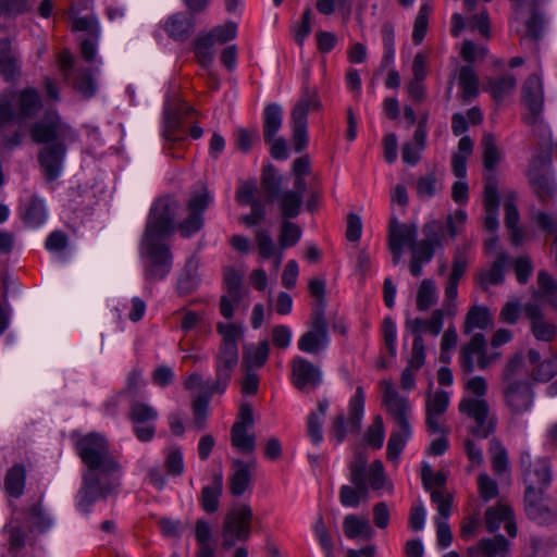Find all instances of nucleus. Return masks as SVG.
Returning <instances> with one entry per match:
<instances>
[{
	"label": "nucleus",
	"mask_w": 557,
	"mask_h": 557,
	"mask_svg": "<svg viewBox=\"0 0 557 557\" xmlns=\"http://www.w3.org/2000/svg\"><path fill=\"white\" fill-rule=\"evenodd\" d=\"M76 449L88 468L78 493V507L87 513L98 498H106L120 486V475L113 474L121 471V465L110 453L107 438L100 434H87L76 443Z\"/></svg>",
	"instance_id": "1"
},
{
	"label": "nucleus",
	"mask_w": 557,
	"mask_h": 557,
	"mask_svg": "<svg viewBox=\"0 0 557 557\" xmlns=\"http://www.w3.org/2000/svg\"><path fill=\"white\" fill-rule=\"evenodd\" d=\"M423 238L417 240L418 228L416 224L399 223L392 219L388 226V249L393 256V263L396 265L403 255V247L408 245L411 252L409 271L412 276L422 275L423 265L431 262L436 249H443L450 237L444 222L432 220L422 227Z\"/></svg>",
	"instance_id": "2"
},
{
	"label": "nucleus",
	"mask_w": 557,
	"mask_h": 557,
	"mask_svg": "<svg viewBox=\"0 0 557 557\" xmlns=\"http://www.w3.org/2000/svg\"><path fill=\"white\" fill-rule=\"evenodd\" d=\"M368 457L363 451H357L349 463V480L352 485H343L339 491L341 504L345 507H358L366 502L369 490L380 491L386 487L392 492L381 460H374L367 472Z\"/></svg>",
	"instance_id": "3"
},
{
	"label": "nucleus",
	"mask_w": 557,
	"mask_h": 557,
	"mask_svg": "<svg viewBox=\"0 0 557 557\" xmlns=\"http://www.w3.org/2000/svg\"><path fill=\"white\" fill-rule=\"evenodd\" d=\"M500 385L503 401L512 414L518 416L530 410L534 391L522 354H515L508 359L502 372Z\"/></svg>",
	"instance_id": "4"
},
{
	"label": "nucleus",
	"mask_w": 557,
	"mask_h": 557,
	"mask_svg": "<svg viewBox=\"0 0 557 557\" xmlns=\"http://www.w3.org/2000/svg\"><path fill=\"white\" fill-rule=\"evenodd\" d=\"M218 331L222 335V342L215 355V379L209 386L211 391L223 394L238 364V341L243 337V331L233 323H219Z\"/></svg>",
	"instance_id": "5"
},
{
	"label": "nucleus",
	"mask_w": 557,
	"mask_h": 557,
	"mask_svg": "<svg viewBox=\"0 0 557 557\" xmlns=\"http://www.w3.org/2000/svg\"><path fill=\"white\" fill-rule=\"evenodd\" d=\"M42 109L39 91L33 87L8 90L0 95V127L13 121L30 120Z\"/></svg>",
	"instance_id": "6"
},
{
	"label": "nucleus",
	"mask_w": 557,
	"mask_h": 557,
	"mask_svg": "<svg viewBox=\"0 0 557 557\" xmlns=\"http://www.w3.org/2000/svg\"><path fill=\"white\" fill-rule=\"evenodd\" d=\"M164 238L143 235L140 256L145 261L144 276L147 282L163 280L172 270L173 255Z\"/></svg>",
	"instance_id": "7"
},
{
	"label": "nucleus",
	"mask_w": 557,
	"mask_h": 557,
	"mask_svg": "<svg viewBox=\"0 0 557 557\" xmlns=\"http://www.w3.org/2000/svg\"><path fill=\"white\" fill-rule=\"evenodd\" d=\"M180 209L178 201L164 196L157 199L150 209L143 235L165 238L175 230V218Z\"/></svg>",
	"instance_id": "8"
},
{
	"label": "nucleus",
	"mask_w": 557,
	"mask_h": 557,
	"mask_svg": "<svg viewBox=\"0 0 557 557\" xmlns=\"http://www.w3.org/2000/svg\"><path fill=\"white\" fill-rule=\"evenodd\" d=\"M458 410L461 414L473 420L474 424L469 428L473 437L486 438L496 429V417L491 413L487 401L483 398L465 397L459 401Z\"/></svg>",
	"instance_id": "9"
},
{
	"label": "nucleus",
	"mask_w": 557,
	"mask_h": 557,
	"mask_svg": "<svg viewBox=\"0 0 557 557\" xmlns=\"http://www.w3.org/2000/svg\"><path fill=\"white\" fill-rule=\"evenodd\" d=\"M252 510L248 505L232 508L224 517L222 525V546L231 549L236 542H245L251 533Z\"/></svg>",
	"instance_id": "10"
},
{
	"label": "nucleus",
	"mask_w": 557,
	"mask_h": 557,
	"mask_svg": "<svg viewBox=\"0 0 557 557\" xmlns=\"http://www.w3.org/2000/svg\"><path fill=\"white\" fill-rule=\"evenodd\" d=\"M29 134L36 144H54L69 141L74 143L77 139L76 132L67 124L62 123L54 113H49L45 120L35 122Z\"/></svg>",
	"instance_id": "11"
},
{
	"label": "nucleus",
	"mask_w": 557,
	"mask_h": 557,
	"mask_svg": "<svg viewBox=\"0 0 557 557\" xmlns=\"http://www.w3.org/2000/svg\"><path fill=\"white\" fill-rule=\"evenodd\" d=\"M364 408V393L362 386H357L355 395L348 405V419L344 413H338L332 423L331 435L337 443H342L347 433H359Z\"/></svg>",
	"instance_id": "12"
},
{
	"label": "nucleus",
	"mask_w": 557,
	"mask_h": 557,
	"mask_svg": "<svg viewBox=\"0 0 557 557\" xmlns=\"http://www.w3.org/2000/svg\"><path fill=\"white\" fill-rule=\"evenodd\" d=\"M329 345V327L324 317L323 306L312 310L309 330L305 332L298 339L299 350L318 355Z\"/></svg>",
	"instance_id": "13"
},
{
	"label": "nucleus",
	"mask_w": 557,
	"mask_h": 557,
	"mask_svg": "<svg viewBox=\"0 0 557 557\" xmlns=\"http://www.w3.org/2000/svg\"><path fill=\"white\" fill-rule=\"evenodd\" d=\"M520 469L525 484V491H542L552 482V471L547 458H532L529 451L520 455Z\"/></svg>",
	"instance_id": "14"
},
{
	"label": "nucleus",
	"mask_w": 557,
	"mask_h": 557,
	"mask_svg": "<svg viewBox=\"0 0 557 557\" xmlns=\"http://www.w3.org/2000/svg\"><path fill=\"white\" fill-rule=\"evenodd\" d=\"M421 479L424 488L431 493V500L436 505L438 516L448 519L453 505V495L444 488L447 481L446 474L442 471L434 473L430 465L423 463Z\"/></svg>",
	"instance_id": "15"
},
{
	"label": "nucleus",
	"mask_w": 557,
	"mask_h": 557,
	"mask_svg": "<svg viewBox=\"0 0 557 557\" xmlns=\"http://www.w3.org/2000/svg\"><path fill=\"white\" fill-rule=\"evenodd\" d=\"M244 273L232 267H226L223 271V284L225 293L220 298V312L230 320L234 314V307L247 295V289L243 285Z\"/></svg>",
	"instance_id": "16"
},
{
	"label": "nucleus",
	"mask_w": 557,
	"mask_h": 557,
	"mask_svg": "<svg viewBox=\"0 0 557 557\" xmlns=\"http://www.w3.org/2000/svg\"><path fill=\"white\" fill-rule=\"evenodd\" d=\"M211 201L212 197L206 186L202 187L201 193L190 197L186 206L188 215L177 225L182 237L187 238L203 227V212Z\"/></svg>",
	"instance_id": "17"
},
{
	"label": "nucleus",
	"mask_w": 557,
	"mask_h": 557,
	"mask_svg": "<svg viewBox=\"0 0 557 557\" xmlns=\"http://www.w3.org/2000/svg\"><path fill=\"white\" fill-rule=\"evenodd\" d=\"M381 385L383 388V406L397 426L407 431V428H411L409 422L411 405L409 400L394 388L391 381L384 380L381 382Z\"/></svg>",
	"instance_id": "18"
},
{
	"label": "nucleus",
	"mask_w": 557,
	"mask_h": 557,
	"mask_svg": "<svg viewBox=\"0 0 557 557\" xmlns=\"http://www.w3.org/2000/svg\"><path fill=\"white\" fill-rule=\"evenodd\" d=\"M252 424V409L248 404H243L239 408L237 420L231 429V443L244 454H250L255 450L256 437L248 433V429Z\"/></svg>",
	"instance_id": "19"
},
{
	"label": "nucleus",
	"mask_w": 557,
	"mask_h": 557,
	"mask_svg": "<svg viewBox=\"0 0 557 557\" xmlns=\"http://www.w3.org/2000/svg\"><path fill=\"white\" fill-rule=\"evenodd\" d=\"M522 101L529 110V113L524 116V122L534 125L544 108V91L540 76L532 74L525 79L522 86Z\"/></svg>",
	"instance_id": "20"
},
{
	"label": "nucleus",
	"mask_w": 557,
	"mask_h": 557,
	"mask_svg": "<svg viewBox=\"0 0 557 557\" xmlns=\"http://www.w3.org/2000/svg\"><path fill=\"white\" fill-rule=\"evenodd\" d=\"M292 382L301 392L314 389L322 380L321 371L312 362L302 357H295L290 363Z\"/></svg>",
	"instance_id": "21"
},
{
	"label": "nucleus",
	"mask_w": 557,
	"mask_h": 557,
	"mask_svg": "<svg viewBox=\"0 0 557 557\" xmlns=\"http://www.w3.org/2000/svg\"><path fill=\"white\" fill-rule=\"evenodd\" d=\"M448 405L449 394L444 389L428 395L425 400V425L431 434H445L447 432L442 425L441 417L446 412Z\"/></svg>",
	"instance_id": "22"
},
{
	"label": "nucleus",
	"mask_w": 557,
	"mask_h": 557,
	"mask_svg": "<svg viewBox=\"0 0 557 557\" xmlns=\"http://www.w3.org/2000/svg\"><path fill=\"white\" fill-rule=\"evenodd\" d=\"M69 141L54 143L45 146L38 153L39 164L47 177V181H54L62 171L63 160L66 154Z\"/></svg>",
	"instance_id": "23"
},
{
	"label": "nucleus",
	"mask_w": 557,
	"mask_h": 557,
	"mask_svg": "<svg viewBox=\"0 0 557 557\" xmlns=\"http://www.w3.org/2000/svg\"><path fill=\"white\" fill-rule=\"evenodd\" d=\"M484 227L490 232H495L498 227V181L495 174L484 177Z\"/></svg>",
	"instance_id": "24"
},
{
	"label": "nucleus",
	"mask_w": 557,
	"mask_h": 557,
	"mask_svg": "<svg viewBox=\"0 0 557 557\" xmlns=\"http://www.w3.org/2000/svg\"><path fill=\"white\" fill-rule=\"evenodd\" d=\"M523 311L530 320V330L532 335L542 342H550L557 335V326L544 318L542 309L535 302H528L523 306Z\"/></svg>",
	"instance_id": "25"
},
{
	"label": "nucleus",
	"mask_w": 557,
	"mask_h": 557,
	"mask_svg": "<svg viewBox=\"0 0 557 557\" xmlns=\"http://www.w3.org/2000/svg\"><path fill=\"white\" fill-rule=\"evenodd\" d=\"M509 545V541L502 534L491 539L484 537L467 549V557H506Z\"/></svg>",
	"instance_id": "26"
},
{
	"label": "nucleus",
	"mask_w": 557,
	"mask_h": 557,
	"mask_svg": "<svg viewBox=\"0 0 557 557\" xmlns=\"http://www.w3.org/2000/svg\"><path fill=\"white\" fill-rule=\"evenodd\" d=\"M444 312L442 309H436L432 312L430 319L414 318L407 319L405 326L413 334V338L422 337L423 333L436 337L443 329Z\"/></svg>",
	"instance_id": "27"
},
{
	"label": "nucleus",
	"mask_w": 557,
	"mask_h": 557,
	"mask_svg": "<svg viewBox=\"0 0 557 557\" xmlns=\"http://www.w3.org/2000/svg\"><path fill=\"white\" fill-rule=\"evenodd\" d=\"M194 14L178 12L170 16L164 25L166 34L174 40H187L194 33Z\"/></svg>",
	"instance_id": "28"
},
{
	"label": "nucleus",
	"mask_w": 557,
	"mask_h": 557,
	"mask_svg": "<svg viewBox=\"0 0 557 557\" xmlns=\"http://www.w3.org/2000/svg\"><path fill=\"white\" fill-rule=\"evenodd\" d=\"M544 492H524V509L528 517L537 523H546L554 518V511L543 504Z\"/></svg>",
	"instance_id": "29"
},
{
	"label": "nucleus",
	"mask_w": 557,
	"mask_h": 557,
	"mask_svg": "<svg viewBox=\"0 0 557 557\" xmlns=\"http://www.w3.org/2000/svg\"><path fill=\"white\" fill-rule=\"evenodd\" d=\"M321 101L318 91L304 85L298 101L293 107L290 119L297 121H308L307 115L310 110H320Z\"/></svg>",
	"instance_id": "30"
},
{
	"label": "nucleus",
	"mask_w": 557,
	"mask_h": 557,
	"mask_svg": "<svg viewBox=\"0 0 557 557\" xmlns=\"http://www.w3.org/2000/svg\"><path fill=\"white\" fill-rule=\"evenodd\" d=\"M223 491V475L216 472L212 476V482L201 490L200 504L208 513H213L219 509V499Z\"/></svg>",
	"instance_id": "31"
},
{
	"label": "nucleus",
	"mask_w": 557,
	"mask_h": 557,
	"mask_svg": "<svg viewBox=\"0 0 557 557\" xmlns=\"http://www.w3.org/2000/svg\"><path fill=\"white\" fill-rule=\"evenodd\" d=\"M486 348V341L483 334H474L470 342L460 349L459 362L461 370L469 374L474 370V356Z\"/></svg>",
	"instance_id": "32"
},
{
	"label": "nucleus",
	"mask_w": 557,
	"mask_h": 557,
	"mask_svg": "<svg viewBox=\"0 0 557 557\" xmlns=\"http://www.w3.org/2000/svg\"><path fill=\"white\" fill-rule=\"evenodd\" d=\"M270 346L267 339L257 345H245L243 347V367L245 370H253L265 364L269 357Z\"/></svg>",
	"instance_id": "33"
},
{
	"label": "nucleus",
	"mask_w": 557,
	"mask_h": 557,
	"mask_svg": "<svg viewBox=\"0 0 557 557\" xmlns=\"http://www.w3.org/2000/svg\"><path fill=\"white\" fill-rule=\"evenodd\" d=\"M283 122V110L277 103H270L263 110V138L265 143H271L278 133Z\"/></svg>",
	"instance_id": "34"
},
{
	"label": "nucleus",
	"mask_w": 557,
	"mask_h": 557,
	"mask_svg": "<svg viewBox=\"0 0 557 557\" xmlns=\"http://www.w3.org/2000/svg\"><path fill=\"white\" fill-rule=\"evenodd\" d=\"M26 481V469L22 463H15L11 467L4 476V491L13 497L18 498L24 493Z\"/></svg>",
	"instance_id": "35"
},
{
	"label": "nucleus",
	"mask_w": 557,
	"mask_h": 557,
	"mask_svg": "<svg viewBox=\"0 0 557 557\" xmlns=\"http://www.w3.org/2000/svg\"><path fill=\"white\" fill-rule=\"evenodd\" d=\"M193 108L184 107L181 112H174L171 110H165L164 117V131L163 136L166 140H181L184 138V131L182 126V114H188L193 112Z\"/></svg>",
	"instance_id": "36"
},
{
	"label": "nucleus",
	"mask_w": 557,
	"mask_h": 557,
	"mask_svg": "<svg viewBox=\"0 0 557 557\" xmlns=\"http://www.w3.org/2000/svg\"><path fill=\"white\" fill-rule=\"evenodd\" d=\"M214 394L218 393L211 391L209 384H206L203 392H200L193 401L194 426L198 431L203 430L207 425L209 401Z\"/></svg>",
	"instance_id": "37"
},
{
	"label": "nucleus",
	"mask_w": 557,
	"mask_h": 557,
	"mask_svg": "<svg viewBox=\"0 0 557 557\" xmlns=\"http://www.w3.org/2000/svg\"><path fill=\"white\" fill-rule=\"evenodd\" d=\"M344 533L348 539L362 537L370 540L374 535L370 522L366 518H359L355 515H348L343 522Z\"/></svg>",
	"instance_id": "38"
},
{
	"label": "nucleus",
	"mask_w": 557,
	"mask_h": 557,
	"mask_svg": "<svg viewBox=\"0 0 557 557\" xmlns=\"http://www.w3.org/2000/svg\"><path fill=\"white\" fill-rule=\"evenodd\" d=\"M276 199L283 219H295L299 215L304 203L299 191L285 190Z\"/></svg>",
	"instance_id": "39"
},
{
	"label": "nucleus",
	"mask_w": 557,
	"mask_h": 557,
	"mask_svg": "<svg viewBox=\"0 0 557 557\" xmlns=\"http://www.w3.org/2000/svg\"><path fill=\"white\" fill-rule=\"evenodd\" d=\"M251 481L250 467L248 463L234 461V472L230 479V491L234 496H240L248 488Z\"/></svg>",
	"instance_id": "40"
},
{
	"label": "nucleus",
	"mask_w": 557,
	"mask_h": 557,
	"mask_svg": "<svg viewBox=\"0 0 557 557\" xmlns=\"http://www.w3.org/2000/svg\"><path fill=\"white\" fill-rule=\"evenodd\" d=\"M198 259L194 256L190 257L177 281V292L180 295H189L195 290L196 286L198 285Z\"/></svg>",
	"instance_id": "41"
},
{
	"label": "nucleus",
	"mask_w": 557,
	"mask_h": 557,
	"mask_svg": "<svg viewBox=\"0 0 557 557\" xmlns=\"http://www.w3.org/2000/svg\"><path fill=\"white\" fill-rule=\"evenodd\" d=\"M507 262V255L502 252L493 262L491 269L481 272L479 275V285L486 290L490 285H498L504 281V267Z\"/></svg>",
	"instance_id": "42"
},
{
	"label": "nucleus",
	"mask_w": 557,
	"mask_h": 557,
	"mask_svg": "<svg viewBox=\"0 0 557 557\" xmlns=\"http://www.w3.org/2000/svg\"><path fill=\"white\" fill-rule=\"evenodd\" d=\"M492 317L485 307L473 306L466 315L463 333L470 334L474 329L485 330L492 324Z\"/></svg>",
	"instance_id": "43"
},
{
	"label": "nucleus",
	"mask_w": 557,
	"mask_h": 557,
	"mask_svg": "<svg viewBox=\"0 0 557 557\" xmlns=\"http://www.w3.org/2000/svg\"><path fill=\"white\" fill-rule=\"evenodd\" d=\"M482 148L484 169L488 172L487 175L493 174L497 164L502 160V152L496 145L495 137L492 134L486 133L483 135Z\"/></svg>",
	"instance_id": "44"
},
{
	"label": "nucleus",
	"mask_w": 557,
	"mask_h": 557,
	"mask_svg": "<svg viewBox=\"0 0 557 557\" xmlns=\"http://www.w3.org/2000/svg\"><path fill=\"white\" fill-rule=\"evenodd\" d=\"M195 537L199 545L196 557H215L214 549L210 545L211 528L203 519H198L196 522Z\"/></svg>",
	"instance_id": "45"
},
{
	"label": "nucleus",
	"mask_w": 557,
	"mask_h": 557,
	"mask_svg": "<svg viewBox=\"0 0 557 557\" xmlns=\"http://www.w3.org/2000/svg\"><path fill=\"white\" fill-rule=\"evenodd\" d=\"M437 301V289L435 282L424 278L417 292L416 305L419 311H428Z\"/></svg>",
	"instance_id": "46"
},
{
	"label": "nucleus",
	"mask_w": 557,
	"mask_h": 557,
	"mask_svg": "<svg viewBox=\"0 0 557 557\" xmlns=\"http://www.w3.org/2000/svg\"><path fill=\"white\" fill-rule=\"evenodd\" d=\"M290 219H283L278 234V247L281 250L294 247L299 242L302 231L300 226Z\"/></svg>",
	"instance_id": "47"
},
{
	"label": "nucleus",
	"mask_w": 557,
	"mask_h": 557,
	"mask_svg": "<svg viewBox=\"0 0 557 557\" xmlns=\"http://www.w3.org/2000/svg\"><path fill=\"white\" fill-rule=\"evenodd\" d=\"M410 436L411 428H407V431L398 428V430L391 433L386 447V458L389 461L396 462L398 460Z\"/></svg>",
	"instance_id": "48"
},
{
	"label": "nucleus",
	"mask_w": 557,
	"mask_h": 557,
	"mask_svg": "<svg viewBox=\"0 0 557 557\" xmlns=\"http://www.w3.org/2000/svg\"><path fill=\"white\" fill-rule=\"evenodd\" d=\"M158 410L153 408L152 406L141 403V401H134L131 405L128 418L132 423H148V424H154L156 420L158 419Z\"/></svg>",
	"instance_id": "49"
},
{
	"label": "nucleus",
	"mask_w": 557,
	"mask_h": 557,
	"mask_svg": "<svg viewBox=\"0 0 557 557\" xmlns=\"http://www.w3.org/2000/svg\"><path fill=\"white\" fill-rule=\"evenodd\" d=\"M253 243L261 259L268 260L275 255L276 247L270 232L263 227L253 231Z\"/></svg>",
	"instance_id": "50"
},
{
	"label": "nucleus",
	"mask_w": 557,
	"mask_h": 557,
	"mask_svg": "<svg viewBox=\"0 0 557 557\" xmlns=\"http://www.w3.org/2000/svg\"><path fill=\"white\" fill-rule=\"evenodd\" d=\"M73 88L78 91L84 98H90L96 94V82L89 69L77 67L75 70V77L73 81Z\"/></svg>",
	"instance_id": "51"
},
{
	"label": "nucleus",
	"mask_w": 557,
	"mask_h": 557,
	"mask_svg": "<svg viewBox=\"0 0 557 557\" xmlns=\"http://www.w3.org/2000/svg\"><path fill=\"white\" fill-rule=\"evenodd\" d=\"M215 42V39L210 33L199 36L195 40V54L200 64L205 67H209L213 62L214 53L212 48Z\"/></svg>",
	"instance_id": "52"
},
{
	"label": "nucleus",
	"mask_w": 557,
	"mask_h": 557,
	"mask_svg": "<svg viewBox=\"0 0 557 557\" xmlns=\"http://www.w3.org/2000/svg\"><path fill=\"white\" fill-rule=\"evenodd\" d=\"M512 510L506 505L498 504L497 506L487 508L485 512V524L488 532L494 533L499 529L502 522L511 519Z\"/></svg>",
	"instance_id": "53"
},
{
	"label": "nucleus",
	"mask_w": 557,
	"mask_h": 557,
	"mask_svg": "<svg viewBox=\"0 0 557 557\" xmlns=\"http://www.w3.org/2000/svg\"><path fill=\"white\" fill-rule=\"evenodd\" d=\"M530 183L533 191L542 202H545L555 195V184L552 177L546 173L530 176Z\"/></svg>",
	"instance_id": "54"
},
{
	"label": "nucleus",
	"mask_w": 557,
	"mask_h": 557,
	"mask_svg": "<svg viewBox=\"0 0 557 557\" xmlns=\"http://www.w3.org/2000/svg\"><path fill=\"white\" fill-rule=\"evenodd\" d=\"M459 85L463 100H470L478 95L479 78L471 66H462L459 72Z\"/></svg>",
	"instance_id": "55"
},
{
	"label": "nucleus",
	"mask_w": 557,
	"mask_h": 557,
	"mask_svg": "<svg viewBox=\"0 0 557 557\" xmlns=\"http://www.w3.org/2000/svg\"><path fill=\"white\" fill-rule=\"evenodd\" d=\"M283 178L277 176L273 165L264 168L261 176V186L270 200L276 199L281 195Z\"/></svg>",
	"instance_id": "56"
},
{
	"label": "nucleus",
	"mask_w": 557,
	"mask_h": 557,
	"mask_svg": "<svg viewBox=\"0 0 557 557\" xmlns=\"http://www.w3.org/2000/svg\"><path fill=\"white\" fill-rule=\"evenodd\" d=\"M490 454L492 469L495 474H502L508 470V455L505 447L497 438H492L490 442Z\"/></svg>",
	"instance_id": "57"
},
{
	"label": "nucleus",
	"mask_w": 557,
	"mask_h": 557,
	"mask_svg": "<svg viewBox=\"0 0 557 557\" xmlns=\"http://www.w3.org/2000/svg\"><path fill=\"white\" fill-rule=\"evenodd\" d=\"M442 189L434 172H429L417 180L416 190L420 199H429Z\"/></svg>",
	"instance_id": "58"
},
{
	"label": "nucleus",
	"mask_w": 557,
	"mask_h": 557,
	"mask_svg": "<svg viewBox=\"0 0 557 557\" xmlns=\"http://www.w3.org/2000/svg\"><path fill=\"white\" fill-rule=\"evenodd\" d=\"M516 78L512 75H504L499 78L488 79V90L496 101H502L506 95L516 87Z\"/></svg>",
	"instance_id": "59"
},
{
	"label": "nucleus",
	"mask_w": 557,
	"mask_h": 557,
	"mask_svg": "<svg viewBox=\"0 0 557 557\" xmlns=\"http://www.w3.org/2000/svg\"><path fill=\"white\" fill-rule=\"evenodd\" d=\"M23 219L29 226H39L46 220V209L44 201L33 197L26 206Z\"/></svg>",
	"instance_id": "60"
},
{
	"label": "nucleus",
	"mask_w": 557,
	"mask_h": 557,
	"mask_svg": "<svg viewBox=\"0 0 557 557\" xmlns=\"http://www.w3.org/2000/svg\"><path fill=\"white\" fill-rule=\"evenodd\" d=\"M525 34L521 37V44H524L527 40L533 41L535 46L542 38V33L544 28V18L536 11L533 10L530 18L525 23Z\"/></svg>",
	"instance_id": "61"
},
{
	"label": "nucleus",
	"mask_w": 557,
	"mask_h": 557,
	"mask_svg": "<svg viewBox=\"0 0 557 557\" xmlns=\"http://www.w3.org/2000/svg\"><path fill=\"white\" fill-rule=\"evenodd\" d=\"M432 11V7L429 3H423L420 7L418 15L414 20L413 32H412V40L414 44L419 45L428 30L429 24V15Z\"/></svg>",
	"instance_id": "62"
},
{
	"label": "nucleus",
	"mask_w": 557,
	"mask_h": 557,
	"mask_svg": "<svg viewBox=\"0 0 557 557\" xmlns=\"http://www.w3.org/2000/svg\"><path fill=\"white\" fill-rule=\"evenodd\" d=\"M537 283L544 297L557 309V280L542 270L537 274Z\"/></svg>",
	"instance_id": "63"
},
{
	"label": "nucleus",
	"mask_w": 557,
	"mask_h": 557,
	"mask_svg": "<svg viewBox=\"0 0 557 557\" xmlns=\"http://www.w3.org/2000/svg\"><path fill=\"white\" fill-rule=\"evenodd\" d=\"M557 373V357H553L539 363L531 371L532 380L547 382Z\"/></svg>",
	"instance_id": "64"
}]
</instances>
